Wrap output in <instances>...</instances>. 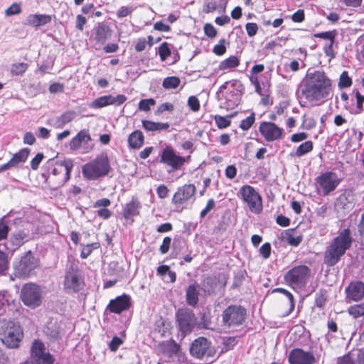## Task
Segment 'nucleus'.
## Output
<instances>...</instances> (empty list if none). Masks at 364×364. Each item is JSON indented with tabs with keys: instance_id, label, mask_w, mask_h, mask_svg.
Masks as SVG:
<instances>
[{
	"instance_id": "nucleus-31",
	"label": "nucleus",
	"mask_w": 364,
	"mask_h": 364,
	"mask_svg": "<svg viewBox=\"0 0 364 364\" xmlns=\"http://www.w3.org/2000/svg\"><path fill=\"white\" fill-rule=\"evenodd\" d=\"M30 149L24 148L13 155L12 158L9 161L12 168H17L20 164H23L28 159Z\"/></svg>"
},
{
	"instance_id": "nucleus-50",
	"label": "nucleus",
	"mask_w": 364,
	"mask_h": 364,
	"mask_svg": "<svg viewBox=\"0 0 364 364\" xmlns=\"http://www.w3.org/2000/svg\"><path fill=\"white\" fill-rule=\"evenodd\" d=\"M352 84V80L350 77L348 76V73L344 71L342 73L340 77V80L338 85L340 87H350Z\"/></svg>"
},
{
	"instance_id": "nucleus-23",
	"label": "nucleus",
	"mask_w": 364,
	"mask_h": 364,
	"mask_svg": "<svg viewBox=\"0 0 364 364\" xmlns=\"http://www.w3.org/2000/svg\"><path fill=\"white\" fill-rule=\"evenodd\" d=\"M111 35V28L104 22L98 23L94 28V39L100 44H104Z\"/></svg>"
},
{
	"instance_id": "nucleus-2",
	"label": "nucleus",
	"mask_w": 364,
	"mask_h": 364,
	"mask_svg": "<svg viewBox=\"0 0 364 364\" xmlns=\"http://www.w3.org/2000/svg\"><path fill=\"white\" fill-rule=\"evenodd\" d=\"M352 244V238L348 229H345L335 237L324 254V263L329 267L334 266L345 255Z\"/></svg>"
},
{
	"instance_id": "nucleus-57",
	"label": "nucleus",
	"mask_w": 364,
	"mask_h": 364,
	"mask_svg": "<svg viewBox=\"0 0 364 364\" xmlns=\"http://www.w3.org/2000/svg\"><path fill=\"white\" fill-rule=\"evenodd\" d=\"M260 255L264 258L267 259L270 256L271 253V245L269 243L263 244L259 248Z\"/></svg>"
},
{
	"instance_id": "nucleus-22",
	"label": "nucleus",
	"mask_w": 364,
	"mask_h": 364,
	"mask_svg": "<svg viewBox=\"0 0 364 364\" xmlns=\"http://www.w3.org/2000/svg\"><path fill=\"white\" fill-rule=\"evenodd\" d=\"M130 306V297L127 295H122L110 301L107 308L111 312L120 314L129 309Z\"/></svg>"
},
{
	"instance_id": "nucleus-38",
	"label": "nucleus",
	"mask_w": 364,
	"mask_h": 364,
	"mask_svg": "<svg viewBox=\"0 0 364 364\" xmlns=\"http://www.w3.org/2000/svg\"><path fill=\"white\" fill-rule=\"evenodd\" d=\"M181 82L178 77L171 76L166 77L163 81V87L165 89H175L179 86Z\"/></svg>"
},
{
	"instance_id": "nucleus-32",
	"label": "nucleus",
	"mask_w": 364,
	"mask_h": 364,
	"mask_svg": "<svg viewBox=\"0 0 364 364\" xmlns=\"http://www.w3.org/2000/svg\"><path fill=\"white\" fill-rule=\"evenodd\" d=\"M142 127L148 132H159L167 130L170 125L168 123L154 122L150 120H142Z\"/></svg>"
},
{
	"instance_id": "nucleus-21",
	"label": "nucleus",
	"mask_w": 364,
	"mask_h": 364,
	"mask_svg": "<svg viewBox=\"0 0 364 364\" xmlns=\"http://www.w3.org/2000/svg\"><path fill=\"white\" fill-rule=\"evenodd\" d=\"M290 364H314L315 357L310 352H306L300 348H295L289 354Z\"/></svg>"
},
{
	"instance_id": "nucleus-35",
	"label": "nucleus",
	"mask_w": 364,
	"mask_h": 364,
	"mask_svg": "<svg viewBox=\"0 0 364 364\" xmlns=\"http://www.w3.org/2000/svg\"><path fill=\"white\" fill-rule=\"evenodd\" d=\"M240 60L237 56L232 55L220 62L219 69L225 70L230 68H234L239 65Z\"/></svg>"
},
{
	"instance_id": "nucleus-5",
	"label": "nucleus",
	"mask_w": 364,
	"mask_h": 364,
	"mask_svg": "<svg viewBox=\"0 0 364 364\" xmlns=\"http://www.w3.org/2000/svg\"><path fill=\"white\" fill-rule=\"evenodd\" d=\"M341 182L338 174L333 171L321 173L315 178L316 188L318 193L326 196L333 192Z\"/></svg>"
},
{
	"instance_id": "nucleus-33",
	"label": "nucleus",
	"mask_w": 364,
	"mask_h": 364,
	"mask_svg": "<svg viewBox=\"0 0 364 364\" xmlns=\"http://www.w3.org/2000/svg\"><path fill=\"white\" fill-rule=\"evenodd\" d=\"M26 235L23 231H18L13 234L10 237V242L12 245L11 252L14 251L23 245L26 241Z\"/></svg>"
},
{
	"instance_id": "nucleus-12",
	"label": "nucleus",
	"mask_w": 364,
	"mask_h": 364,
	"mask_svg": "<svg viewBox=\"0 0 364 364\" xmlns=\"http://www.w3.org/2000/svg\"><path fill=\"white\" fill-rule=\"evenodd\" d=\"M84 287V281L79 270L71 267L65 273L64 289L68 293L80 291Z\"/></svg>"
},
{
	"instance_id": "nucleus-6",
	"label": "nucleus",
	"mask_w": 364,
	"mask_h": 364,
	"mask_svg": "<svg viewBox=\"0 0 364 364\" xmlns=\"http://www.w3.org/2000/svg\"><path fill=\"white\" fill-rule=\"evenodd\" d=\"M238 196L247 204L252 212L259 213L262 211V198L253 187L249 185L243 186L240 189Z\"/></svg>"
},
{
	"instance_id": "nucleus-13",
	"label": "nucleus",
	"mask_w": 364,
	"mask_h": 364,
	"mask_svg": "<svg viewBox=\"0 0 364 364\" xmlns=\"http://www.w3.org/2000/svg\"><path fill=\"white\" fill-rule=\"evenodd\" d=\"M176 318L179 328L183 334L191 332L197 323V318L193 311L188 308L178 309Z\"/></svg>"
},
{
	"instance_id": "nucleus-41",
	"label": "nucleus",
	"mask_w": 364,
	"mask_h": 364,
	"mask_svg": "<svg viewBox=\"0 0 364 364\" xmlns=\"http://www.w3.org/2000/svg\"><path fill=\"white\" fill-rule=\"evenodd\" d=\"M337 36V31L336 30L322 32L314 34V36L319 38L326 39L328 43H334L336 36Z\"/></svg>"
},
{
	"instance_id": "nucleus-1",
	"label": "nucleus",
	"mask_w": 364,
	"mask_h": 364,
	"mask_svg": "<svg viewBox=\"0 0 364 364\" xmlns=\"http://www.w3.org/2000/svg\"><path fill=\"white\" fill-rule=\"evenodd\" d=\"M301 92L310 102H324L333 92L331 80L323 71H308L301 82Z\"/></svg>"
},
{
	"instance_id": "nucleus-61",
	"label": "nucleus",
	"mask_w": 364,
	"mask_h": 364,
	"mask_svg": "<svg viewBox=\"0 0 364 364\" xmlns=\"http://www.w3.org/2000/svg\"><path fill=\"white\" fill-rule=\"evenodd\" d=\"M287 241L292 246H298L302 241V237L301 235L294 236L292 235H288Z\"/></svg>"
},
{
	"instance_id": "nucleus-60",
	"label": "nucleus",
	"mask_w": 364,
	"mask_h": 364,
	"mask_svg": "<svg viewBox=\"0 0 364 364\" xmlns=\"http://www.w3.org/2000/svg\"><path fill=\"white\" fill-rule=\"evenodd\" d=\"M171 243V238L166 237L164 238L163 242L160 246V252L161 254H166L168 252Z\"/></svg>"
},
{
	"instance_id": "nucleus-20",
	"label": "nucleus",
	"mask_w": 364,
	"mask_h": 364,
	"mask_svg": "<svg viewBox=\"0 0 364 364\" xmlns=\"http://www.w3.org/2000/svg\"><path fill=\"white\" fill-rule=\"evenodd\" d=\"M92 141L91 136L87 129L80 130L77 135L70 141V148L71 150H78L81 146L85 149V153H87L93 149V146L90 144Z\"/></svg>"
},
{
	"instance_id": "nucleus-42",
	"label": "nucleus",
	"mask_w": 364,
	"mask_h": 364,
	"mask_svg": "<svg viewBox=\"0 0 364 364\" xmlns=\"http://www.w3.org/2000/svg\"><path fill=\"white\" fill-rule=\"evenodd\" d=\"M171 49L168 43L164 42L159 48V54L161 61H165L166 58L171 55Z\"/></svg>"
},
{
	"instance_id": "nucleus-44",
	"label": "nucleus",
	"mask_w": 364,
	"mask_h": 364,
	"mask_svg": "<svg viewBox=\"0 0 364 364\" xmlns=\"http://www.w3.org/2000/svg\"><path fill=\"white\" fill-rule=\"evenodd\" d=\"M109 105L108 95H104L95 99L91 104L94 108H102Z\"/></svg>"
},
{
	"instance_id": "nucleus-28",
	"label": "nucleus",
	"mask_w": 364,
	"mask_h": 364,
	"mask_svg": "<svg viewBox=\"0 0 364 364\" xmlns=\"http://www.w3.org/2000/svg\"><path fill=\"white\" fill-rule=\"evenodd\" d=\"M159 348L161 353L168 357L177 355L180 350L179 346L173 340L162 342L159 345Z\"/></svg>"
},
{
	"instance_id": "nucleus-49",
	"label": "nucleus",
	"mask_w": 364,
	"mask_h": 364,
	"mask_svg": "<svg viewBox=\"0 0 364 364\" xmlns=\"http://www.w3.org/2000/svg\"><path fill=\"white\" fill-rule=\"evenodd\" d=\"M21 12V6L18 3H13L8 9L5 10V15L10 16L19 14Z\"/></svg>"
},
{
	"instance_id": "nucleus-17",
	"label": "nucleus",
	"mask_w": 364,
	"mask_h": 364,
	"mask_svg": "<svg viewBox=\"0 0 364 364\" xmlns=\"http://www.w3.org/2000/svg\"><path fill=\"white\" fill-rule=\"evenodd\" d=\"M259 131L267 141H274L280 139L284 132L283 128L270 122H261Z\"/></svg>"
},
{
	"instance_id": "nucleus-19",
	"label": "nucleus",
	"mask_w": 364,
	"mask_h": 364,
	"mask_svg": "<svg viewBox=\"0 0 364 364\" xmlns=\"http://www.w3.org/2000/svg\"><path fill=\"white\" fill-rule=\"evenodd\" d=\"M354 196L350 189H346L336 199L334 208L338 213H346L353 207Z\"/></svg>"
},
{
	"instance_id": "nucleus-39",
	"label": "nucleus",
	"mask_w": 364,
	"mask_h": 364,
	"mask_svg": "<svg viewBox=\"0 0 364 364\" xmlns=\"http://www.w3.org/2000/svg\"><path fill=\"white\" fill-rule=\"evenodd\" d=\"M75 117L74 112H67L63 114L57 121V127L61 128L65 124L70 122Z\"/></svg>"
},
{
	"instance_id": "nucleus-25",
	"label": "nucleus",
	"mask_w": 364,
	"mask_h": 364,
	"mask_svg": "<svg viewBox=\"0 0 364 364\" xmlns=\"http://www.w3.org/2000/svg\"><path fill=\"white\" fill-rule=\"evenodd\" d=\"M348 296L353 301H359L364 297V284L361 282L352 283L347 289Z\"/></svg>"
},
{
	"instance_id": "nucleus-27",
	"label": "nucleus",
	"mask_w": 364,
	"mask_h": 364,
	"mask_svg": "<svg viewBox=\"0 0 364 364\" xmlns=\"http://www.w3.org/2000/svg\"><path fill=\"white\" fill-rule=\"evenodd\" d=\"M51 21V16L46 14H30L26 18V24L38 27Z\"/></svg>"
},
{
	"instance_id": "nucleus-55",
	"label": "nucleus",
	"mask_w": 364,
	"mask_h": 364,
	"mask_svg": "<svg viewBox=\"0 0 364 364\" xmlns=\"http://www.w3.org/2000/svg\"><path fill=\"white\" fill-rule=\"evenodd\" d=\"M188 105L193 112H198L200 109V102L196 96L189 97L188 100Z\"/></svg>"
},
{
	"instance_id": "nucleus-54",
	"label": "nucleus",
	"mask_w": 364,
	"mask_h": 364,
	"mask_svg": "<svg viewBox=\"0 0 364 364\" xmlns=\"http://www.w3.org/2000/svg\"><path fill=\"white\" fill-rule=\"evenodd\" d=\"M204 33L205 34L210 38H213L217 36V30L211 23H205L204 26Z\"/></svg>"
},
{
	"instance_id": "nucleus-45",
	"label": "nucleus",
	"mask_w": 364,
	"mask_h": 364,
	"mask_svg": "<svg viewBox=\"0 0 364 364\" xmlns=\"http://www.w3.org/2000/svg\"><path fill=\"white\" fill-rule=\"evenodd\" d=\"M214 119L219 129H224L230 125V120L229 119L228 117L215 115Z\"/></svg>"
},
{
	"instance_id": "nucleus-53",
	"label": "nucleus",
	"mask_w": 364,
	"mask_h": 364,
	"mask_svg": "<svg viewBox=\"0 0 364 364\" xmlns=\"http://www.w3.org/2000/svg\"><path fill=\"white\" fill-rule=\"evenodd\" d=\"M316 125V121L313 117H307L306 115L303 116V121L301 128L304 129H311Z\"/></svg>"
},
{
	"instance_id": "nucleus-59",
	"label": "nucleus",
	"mask_w": 364,
	"mask_h": 364,
	"mask_svg": "<svg viewBox=\"0 0 364 364\" xmlns=\"http://www.w3.org/2000/svg\"><path fill=\"white\" fill-rule=\"evenodd\" d=\"M245 28L250 37L255 36L258 31V26L255 23H247L245 26Z\"/></svg>"
},
{
	"instance_id": "nucleus-40",
	"label": "nucleus",
	"mask_w": 364,
	"mask_h": 364,
	"mask_svg": "<svg viewBox=\"0 0 364 364\" xmlns=\"http://www.w3.org/2000/svg\"><path fill=\"white\" fill-rule=\"evenodd\" d=\"M273 291L280 292V293L284 294L287 297L288 303L289 305V309L286 315H289L294 309V302L293 295L289 291H288L286 289H282V288H277Z\"/></svg>"
},
{
	"instance_id": "nucleus-9",
	"label": "nucleus",
	"mask_w": 364,
	"mask_h": 364,
	"mask_svg": "<svg viewBox=\"0 0 364 364\" xmlns=\"http://www.w3.org/2000/svg\"><path fill=\"white\" fill-rule=\"evenodd\" d=\"M160 162L170 166L172 170H180L190 156L183 157L178 155L174 149L168 145L161 153Z\"/></svg>"
},
{
	"instance_id": "nucleus-56",
	"label": "nucleus",
	"mask_w": 364,
	"mask_h": 364,
	"mask_svg": "<svg viewBox=\"0 0 364 364\" xmlns=\"http://www.w3.org/2000/svg\"><path fill=\"white\" fill-rule=\"evenodd\" d=\"M44 156L42 153H38L31 161V168L33 170H37Z\"/></svg>"
},
{
	"instance_id": "nucleus-64",
	"label": "nucleus",
	"mask_w": 364,
	"mask_h": 364,
	"mask_svg": "<svg viewBox=\"0 0 364 364\" xmlns=\"http://www.w3.org/2000/svg\"><path fill=\"white\" fill-rule=\"evenodd\" d=\"M337 364H356L350 354H346L338 359Z\"/></svg>"
},
{
	"instance_id": "nucleus-43",
	"label": "nucleus",
	"mask_w": 364,
	"mask_h": 364,
	"mask_svg": "<svg viewBox=\"0 0 364 364\" xmlns=\"http://www.w3.org/2000/svg\"><path fill=\"white\" fill-rule=\"evenodd\" d=\"M156 105V101L153 98L141 100L139 103V109L141 111L149 112L151 107Z\"/></svg>"
},
{
	"instance_id": "nucleus-37",
	"label": "nucleus",
	"mask_w": 364,
	"mask_h": 364,
	"mask_svg": "<svg viewBox=\"0 0 364 364\" xmlns=\"http://www.w3.org/2000/svg\"><path fill=\"white\" fill-rule=\"evenodd\" d=\"M348 312L354 318L364 316V301L360 304L350 306Z\"/></svg>"
},
{
	"instance_id": "nucleus-34",
	"label": "nucleus",
	"mask_w": 364,
	"mask_h": 364,
	"mask_svg": "<svg viewBox=\"0 0 364 364\" xmlns=\"http://www.w3.org/2000/svg\"><path fill=\"white\" fill-rule=\"evenodd\" d=\"M28 64L26 63H15L11 65L10 73L14 76H22L27 71Z\"/></svg>"
},
{
	"instance_id": "nucleus-29",
	"label": "nucleus",
	"mask_w": 364,
	"mask_h": 364,
	"mask_svg": "<svg viewBox=\"0 0 364 364\" xmlns=\"http://www.w3.org/2000/svg\"><path fill=\"white\" fill-rule=\"evenodd\" d=\"M140 203L137 198H133L130 202L127 203L124 208L123 215L124 218L129 219L139 213Z\"/></svg>"
},
{
	"instance_id": "nucleus-18",
	"label": "nucleus",
	"mask_w": 364,
	"mask_h": 364,
	"mask_svg": "<svg viewBox=\"0 0 364 364\" xmlns=\"http://www.w3.org/2000/svg\"><path fill=\"white\" fill-rule=\"evenodd\" d=\"M310 275V269L304 265L295 267L285 276L287 282L296 286L304 285Z\"/></svg>"
},
{
	"instance_id": "nucleus-4",
	"label": "nucleus",
	"mask_w": 364,
	"mask_h": 364,
	"mask_svg": "<svg viewBox=\"0 0 364 364\" xmlns=\"http://www.w3.org/2000/svg\"><path fill=\"white\" fill-rule=\"evenodd\" d=\"M110 169L107 155L101 154L82 166L83 176L89 180H95L107 175Z\"/></svg>"
},
{
	"instance_id": "nucleus-47",
	"label": "nucleus",
	"mask_w": 364,
	"mask_h": 364,
	"mask_svg": "<svg viewBox=\"0 0 364 364\" xmlns=\"http://www.w3.org/2000/svg\"><path fill=\"white\" fill-rule=\"evenodd\" d=\"M255 113L252 112L249 117L241 121L240 127L242 130L247 131L252 127V125L255 122Z\"/></svg>"
},
{
	"instance_id": "nucleus-10",
	"label": "nucleus",
	"mask_w": 364,
	"mask_h": 364,
	"mask_svg": "<svg viewBox=\"0 0 364 364\" xmlns=\"http://www.w3.org/2000/svg\"><path fill=\"white\" fill-rule=\"evenodd\" d=\"M34 364H53V356L46 350L44 344L39 340H35L31 348V360Z\"/></svg>"
},
{
	"instance_id": "nucleus-58",
	"label": "nucleus",
	"mask_w": 364,
	"mask_h": 364,
	"mask_svg": "<svg viewBox=\"0 0 364 364\" xmlns=\"http://www.w3.org/2000/svg\"><path fill=\"white\" fill-rule=\"evenodd\" d=\"M133 9L128 6H122L117 11V16L119 18H124L132 14Z\"/></svg>"
},
{
	"instance_id": "nucleus-52",
	"label": "nucleus",
	"mask_w": 364,
	"mask_h": 364,
	"mask_svg": "<svg viewBox=\"0 0 364 364\" xmlns=\"http://www.w3.org/2000/svg\"><path fill=\"white\" fill-rule=\"evenodd\" d=\"M225 43L226 41L225 39L220 40L218 44L214 46L213 53L218 55H223L226 52Z\"/></svg>"
},
{
	"instance_id": "nucleus-30",
	"label": "nucleus",
	"mask_w": 364,
	"mask_h": 364,
	"mask_svg": "<svg viewBox=\"0 0 364 364\" xmlns=\"http://www.w3.org/2000/svg\"><path fill=\"white\" fill-rule=\"evenodd\" d=\"M127 141L131 149H139L144 144V136L140 130H135L129 135Z\"/></svg>"
},
{
	"instance_id": "nucleus-15",
	"label": "nucleus",
	"mask_w": 364,
	"mask_h": 364,
	"mask_svg": "<svg viewBox=\"0 0 364 364\" xmlns=\"http://www.w3.org/2000/svg\"><path fill=\"white\" fill-rule=\"evenodd\" d=\"M196 190V186L193 184H185L179 187L173 196L172 203L178 210H182V205L194 196Z\"/></svg>"
},
{
	"instance_id": "nucleus-26",
	"label": "nucleus",
	"mask_w": 364,
	"mask_h": 364,
	"mask_svg": "<svg viewBox=\"0 0 364 364\" xmlns=\"http://www.w3.org/2000/svg\"><path fill=\"white\" fill-rule=\"evenodd\" d=\"M200 285L197 283L190 284L186 291V299L189 306H196L198 302Z\"/></svg>"
},
{
	"instance_id": "nucleus-46",
	"label": "nucleus",
	"mask_w": 364,
	"mask_h": 364,
	"mask_svg": "<svg viewBox=\"0 0 364 364\" xmlns=\"http://www.w3.org/2000/svg\"><path fill=\"white\" fill-rule=\"evenodd\" d=\"M108 99L109 105H114L116 106H119L127 100V97L124 95H118L116 97L109 95Z\"/></svg>"
},
{
	"instance_id": "nucleus-3",
	"label": "nucleus",
	"mask_w": 364,
	"mask_h": 364,
	"mask_svg": "<svg viewBox=\"0 0 364 364\" xmlns=\"http://www.w3.org/2000/svg\"><path fill=\"white\" fill-rule=\"evenodd\" d=\"M50 171L48 173L46 181L55 188L63 186L70 178V173L73 168V161L71 159L55 161H48Z\"/></svg>"
},
{
	"instance_id": "nucleus-51",
	"label": "nucleus",
	"mask_w": 364,
	"mask_h": 364,
	"mask_svg": "<svg viewBox=\"0 0 364 364\" xmlns=\"http://www.w3.org/2000/svg\"><path fill=\"white\" fill-rule=\"evenodd\" d=\"M213 284V279L210 277H207L203 281L202 289L204 291V292L210 294L214 291Z\"/></svg>"
},
{
	"instance_id": "nucleus-36",
	"label": "nucleus",
	"mask_w": 364,
	"mask_h": 364,
	"mask_svg": "<svg viewBox=\"0 0 364 364\" xmlns=\"http://www.w3.org/2000/svg\"><path fill=\"white\" fill-rule=\"evenodd\" d=\"M313 149V142L311 141H306L299 146L296 149L294 155L297 157H301Z\"/></svg>"
},
{
	"instance_id": "nucleus-7",
	"label": "nucleus",
	"mask_w": 364,
	"mask_h": 364,
	"mask_svg": "<svg viewBox=\"0 0 364 364\" xmlns=\"http://www.w3.org/2000/svg\"><path fill=\"white\" fill-rule=\"evenodd\" d=\"M190 352L191 355L197 358H205L206 361L212 362L215 350L210 346V343L203 337H200L192 343Z\"/></svg>"
},
{
	"instance_id": "nucleus-62",
	"label": "nucleus",
	"mask_w": 364,
	"mask_h": 364,
	"mask_svg": "<svg viewBox=\"0 0 364 364\" xmlns=\"http://www.w3.org/2000/svg\"><path fill=\"white\" fill-rule=\"evenodd\" d=\"M174 109V106L173 104L170 102H165L161 104L160 106L158 107L156 110V114H159L163 113L165 111H169L171 112Z\"/></svg>"
},
{
	"instance_id": "nucleus-16",
	"label": "nucleus",
	"mask_w": 364,
	"mask_h": 364,
	"mask_svg": "<svg viewBox=\"0 0 364 364\" xmlns=\"http://www.w3.org/2000/svg\"><path fill=\"white\" fill-rule=\"evenodd\" d=\"M38 262L33 256L31 251L21 257L18 263L15 266L16 274L20 277H28L37 267Z\"/></svg>"
},
{
	"instance_id": "nucleus-8",
	"label": "nucleus",
	"mask_w": 364,
	"mask_h": 364,
	"mask_svg": "<svg viewBox=\"0 0 364 364\" xmlns=\"http://www.w3.org/2000/svg\"><path fill=\"white\" fill-rule=\"evenodd\" d=\"M21 299L26 306L31 309L39 306L42 299L39 287L31 283L25 284L21 291Z\"/></svg>"
},
{
	"instance_id": "nucleus-63",
	"label": "nucleus",
	"mask_w": 364,
	"mask_h": 364,
	"mask_svg": "<svg viewBox=\"0 0 364 364\" xmlns=\"http://www.w3.org/2000/svg\"><path fill=\"white\" fill-rule=\"evenodd\" d=\"M169 190L167 186L165 185H160L156 189V193L158 196L161 198H166L168 196Z\"/></svg>"
},
{
	"instance_id": "nucleus-24",
	"label": "nucleus",
	"mask_w": 364,
	"mask_h": 364,
	"mask_svg": "<svg viewBox=\"0 0 364 364\" xmlns=\"http://www.w3.org/2000/svg\"><path fill=\"white\" fill-rule=\"evenodd\" d=\"M62 323L56 318H50L44 327V333L49 337L56 338L59 336Z\"/></svg>"
},
{
	"instance_id": "nucleus-14",
	"label": "nucleus",
	"mask_w": 364,
	"mask_h": 364,
	"mask_svg": "<svg viewBox=\"0 0 364 364\" xmlns=\"http://www.w3.org/2000/svg\"><path fill=\"white\" fill-rule=\"evenodd\" d=\"M23 333L18 325L9 326L4 331L1 340L8 348H14L19 346Z\"/></svg>"
},
{
	"instance_id": "nucleus-48",
	"label": "nucleus",
	"mask_w": 364,
	"mask_h": 364,
	"mask_svg": "<svg viewBox=\"0 0 364 364\" xmlns=\"http://www.w3.org/2000/svg\"><path fill=\"white\" fill-rule=\"evenodd\" d=\"M5 217L0 218V241L7 237L9 232L8 223L4 221Z\"/></svg>"
},
{
	"instance_id": "nucleus-11",
	"label": "nucleus",
	"mask_w": 364,
	"mask_h": 364,
	"mask_svg": "<svg viewBox=\"0 0 364 364\" xmlns=\"http://www.w3.org/2000/svg\"><path fill=\"white\" fill-rule=\"evenodd\" d=\"M246 311L240 306H230L223 314V321L225 325L232 327L241 325L245 321Z\"/></svg>"
}]
</instances>
